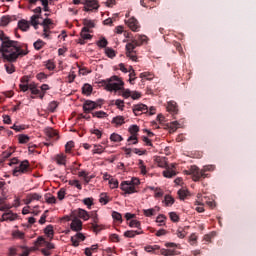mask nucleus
Segmentation results:
<instances>
[{
  "label": "nucleus",
  "mask_w": 256,
  "mask_h": 256,
  "mask_svg": "<svg viewBox=\"0 0 256 256\" xmlns=\"http://www.w3.org/2000/svg\"><path fill=\"white\" fill-rule=\"evenodd\" d=\"M0 53L2 54L3 62L7 74H13L16 71L13 63L17 62L19 57L27 56L29 49L27 44H21L18 40H11L3 30H0Z\"/></svg>",
  "instance_id": "obj_1"
},
{
  "label": "nucleus",
  "mask_w": 256,
  "mask_h": 256,
  "mask_svg": "<svg viewBox=\"0 0 256 256\" xmlns=\"http://www.w3.org/2000/svg\"><path fill=\"white\" fill-rule=\"evenodd\" d=\"M8 165H16L12 171V175H14V177H19L20 175L28 174L29 172H31L29 160H23V162H19L17 157H14L13 159L10 160Z\"/></svg>",
  "instance_id": "obj_2"
},
{
  "label": "nucleus",
  "mask_w": 256,
  "mask_h": 256,
  "mask_svg": "<svg viewBox=\"0 0 256 256\" xmlns=\"http://www.w3.org/2000/svg\"><path fill=\"white\" fill-rule=\"evenodd\" d=\"M215 168H216L215 165H206L200 171L198 166H191L190 172L192 174V180L193 181H200V178H207V177H209V174H206V172L207 171H215Z\"/></svg>",
  "instance_id": "obj_3"
},
{
  "label": "nucleus",
  "mask_w": 256,
  "mask_h": 256,
  "mask_svg": "<svg viewBox=\"0 0 256 256\" xmlns=\"http://www.w3.org/2000/svg\"><path fill=\"white\" fill-rule=\"evenodd\" d=\"M103 84L108 92H117L118 90L122 89V86H124V82L122 81V79H120L119 76L116 75L104 80Z\"/></svg>",
  "instance_id": "obj_4"
},
{
  "label": "nucleus",
  "mask_w": 256,
  "mask_h": 256,
  "mask_svg": "<svg viewBox=\"0 0 256 256\" xmlns=\"http://www.w3.org/2000/svg\"><path fill=\"white\" fill-rule=\"evenodd\" d=\"M147 40V36H138V38L132 40L129 44H126V53H134L135 48L140 47L144 42H147Z\"/></svg>",
  "instance_id": "obj_5"
},
{
  "label": "nucleus",
  "mask_w": 256,
  "mask_h": 256,
  "mask_svg": "<svg viewBox=\"0 0 256 256\" xmlns=\"http://www.w3.org/2000/svg\"><path fill=\"white\" fill-rule=\"evenodd\" d=\"M17 219H18V214L8 209L7 212H4L2 214V218L0 219V222H14Z\"/></svg>",
  "instance_id": "obj_6"
},
{
  "label": "nucleus",
  "mask_w": 256,
  "mask_h": 256,
  "mask_svg": "<svg viewBox=\"0 0 256 256\" xmlns=\"http://www.w3.org/2000/svg\"><path fill=\"white\" fill-rule=\"evenodd\" d=\"M120 188L125 192L131 195L132 193H136V187L132 185V180L131 181H122Z\"/></svg>",
  "instance_id": "obj_7"
},
{
  "label": "nucleus",
  "mask_w": 256,
  "mask_h": 256,
  "mask_svg": "<svg viewBox=\"0 0 256 256\" xmlns=\"http://www.w3.org/2000/svg\"><path fill=\"white\" fill-rule=\"evenodd\" d=\"M140 130V127L137 126V124H134L133 126L129 127V132L132 136L128 138V142L134 141L133 144H138V132Z\"/></svg>",
  "instance_id": "obj_8"
},
{
  "label": "nucleus",
  "mask_w": 256,
  "mask_h": 256,
  "mask_svg": "<svg viewBox=\"0 0 256 256\" xmlns=\"http://www.w3.org/2000/svg\"><path fill=\"white\" fill-rule=\"evenodd\" d=\"M70 228L72 231L80 232L83 229V222L79 218L75 217L71 221Z\"/></svg>",
  "instance_id": "obj_9"
},
{
  "label": "nucleus",
  "mask_w": 256,
  "mask_h": 256,
  "mask_svg": "<svg viewBox=\"0 0 256 256\" xmlns=\"http://www.w3.org/2000/svg\"><path fill=\"white\" fill-rule=\"evenodd\" d=\"M73 214L85 221L90 219L89 212L86 211V209H82V208L75 209V211H73Z\"/></svg>",
  "instance_id": "obj_10"
},
{
  "label": "nucleus",
  "mask_w": 256,
  "mask_h": 256,
  "mask_svg": "<svg viewBox=\"0 0 256 256\" xmlns=\"http://www.w3.org/2000/svg\"><path fill=\"white\" fill-rule=\"evenodd\" d=\"M149 109L144 103H139L138 105L133 106V112L135 115H141L142 113H148Z\"/></svg>",
  "instance_id": "obj_11"
},
{
  "label": "nucleus",
  "mask_w": 256,
  "mask_h": 256,
  "mask_svg": "<svg viewBox=\"0 0 256 256\" xmlns=\"http://www.w3.org/2000/svg\"><path fill=\"white\" fill-rule=\"evenodd\" d=\"M93 109H96V104L93 100H85L83 103V111L85 114L91 113Z\"/></svg>",
  "instance_id": "obj_12"
},
{
  "label": "nucleus",
  "mask_w": 256,
  "mask_h": 256,
  "mask_svg": "<svg viewBox=\"0 0 256 256\" xmlns=\"http://www.w3.org/2000/svg\"><path fill=\"white\" fill-rule=\"evenodd\" d=\"M97 0H85V11H90L92 9H98Z\"/></svg>",
  "instance_id": "obj_13"
},
{
  "label": "nucleus",
  "mask_w": 256,
  "mask_h": 256,
  "mask_svg": "<svg viewBox=\"0 0 256 256\" xmlns=\"http://www.w3.org/2000/svg\"><path fill=\"white\" fill-rule=\"evenodd\" d=\"M144 234V230H126L124 232V237L126 238H135L136 235Z\"/></svg>",
  "instance_id": "obj_14"
},
{
  "label": "nucleus",
  "mask_w": 256,
  "mask_h": 256,
  "mask_svg": "<svg viewBox=\"0 0 256 256\" xmlns=\"http://www.w3.org/2000/svg\"><path fill=\"white\" fill-rule=\"evenodd\" d=\"M39 18H42L41 14H35V15H32L31 17L30 23L35 30L39 29V24H40Z\"/></svg>",
  "instance_id": "obj_15"
},
{
  "label": "nucleus",
  "mask_w": 256,
  "mask_h": 256,
  "mask_svg": "<svg viewBox=\"0 0 256 256\" xmlns=\"http://www.w3.org/2000/svg\"><path fill=\"white\" fill-rule=\"evenodd\" d=\"M167 111L172 114H178V105L174 101L168 102Z\"/></svg>",
  "instance_id": "obj_16"
},
{
  "label": "nucleus",
  "mask_w": 256,
  "mask_h": 256,
  "mask_svg": "<svg viewBox=\"0 0 256 256\" xmlns=\"http://www.w3.org/2000/svg\"><path fill=\"white\" fill-rule=\"evenodd\" d=\"M128 26L133 32H138L139 26L136 18H130V20H128Z\"/></svg>",
  "instance_id": "obj_17"
},
{
  "label": "nucleus",
  "mask_w": 256,
  "mask_h": 256,
  "mask_svg": "<svg viewBox=\"0 0 256 256\" xmlns=\"http://www.w3.org/2000/svg\"><path fill=\"white\" fill-rule=\"evenodd\" d=\"M66 159H67V156H65V154H63V153L57 154V156H55V161L57 162L58 165L65 166Z\"/></svg>",
  "instance_id": "obj_18"
},
{
  "label": "nucleus",
  "mask_w": 256,
  "mask_h": 256,
  "mask_svg": "<svg viewBox=\"0 0 256 256\" xmlns=\"http://www.w3.org/2000/svg\"><path fill=\"white\" fill-rule=\"evenodd\" d=\"M18 27L21 29L23 32H27V30L30 29V23L27 20H21L18 22Z\"/></svg>",
  "instance_id": "obj_19"
},
{
  "label": "nucleus",
  "mask_w": 256,
  "mask_h": 256,
  "mask_svg": "<svg viewBox=\"0 0 256 256\" xmlns=\"http://www.w3.org/2000/svg\"><path fill=\"white\" fill-rule=\"evenodd\" d=\"M44 234L47 235L48 238L53 240V237H54V227L52 226V224H49L47 227H45Z\"/></svg>",
  "instance_id": "obj_20"
},
{
  "label": "nucleus",
  "mask_w": 256,
  "mask_h": 256,
  "mask_svg": "<svg viewBox=\"0 0 256 256\" xmlns=\"http://www.w3.org/2000/svg\"><path fill=\"white\" fill-rule=\"evenodd\" d=\"M92 92H93V87H92V85H90V84H84V85L82 86V93H83V95L90 96Z\"/></svg>",
  "instance_id": "obj_21"
},
{
  "label": "nucleus",
  "mask_w": 256,
  "mask_h": 256,
  "mask_svg": "<svg viewBox=\"0 0 256 256\" xmlns=\"http://www.w3.org/2000/svg\"><path fill=\"white\" fill-rule=\"evenodd\" d=\"M89 32H90V30L86 26H84L81 29V34L80 35L84 39V41H85V39H91L92 38V36H91V34H89Z\"/></svg>",
  "instance_id": "obj_22"
},
{
  "label": "nucleus",
  "mask_w": 256,
  "mask_h": 256,
  "mask_svg": "<svg viewBox=\"0 0 256 256\" xmlns=\"http://www.w3.org/2000/svg\"><path fill=\"white\" fill-rule=\"evenodd\" d=\"M98 221H99V218L97 217V214H95L93 217V223L91 225V228L93 229L94 232H99L101 230L99 224H97Z\"/></svg>",
  "instance_id": "obj_23"
},
{
  "label": "nucleus",
  "mask_w": 256,
  "mask_h": 256,
  "mask_svg": "<svg viewBox=\"0 0 256 256\" xmlns=\"http://www.w3.org/2000/svg\"><path fill=\"white\" fill-rule=\"evenodd\" d=\"M44 198H45L47 204H56V202H57V199L51 193H46Z\"/></svg>",
  "instance_id": "obj_24"
},
{
  "label": "nucleus",
  "mask_w": 256,
  "mask_h": 256,
  "mask_svg": "<svg viewBox=\"0 0 256 256\" xmlns=\"http://www.w3.org/2000/svg\"><path fill=\"white\" fill-rule=\"evenodd\" d=\"M112 123H114L117 126L124 125L125 123V118L122 117L121 115H118L117 117H114L112 120Z\"/></svg>",
  "instance_id": "obj_25"
},
{
  "label": "nucleus",
  "mask_w": 256,
  "mask_h": 256,
  "mask_svg": "<svg viewBox=\"0 0 256 256\" xmlns=\"http://www.w3.org/2000/svg\"><path fill=\"white\" fill-rule=\"evenodd\" d=\"M9 23H11V17L4 15L0 18V26L6 27Z\"/></svg>",
  "instance_id": "obj_26"
},
{
  "label": "nucleus",
  "mask_w": 256,
  "mask_h": 256,
  "mask_svg": "<svg viewBox=\"0 0 256 256\" xmlns=\"http://www.w3.org/2000/svg\"><path fill=\"white\" fill-rule=\"evenodd\" d=\"M58 107H59V102H57L56 100H53L52 102L49 103L48 109L50 113H55Z\"/></svg>",
  "instance_id": "obj_27"
},
{
  "label": "nucleus",
  "mask_w": 256,
  "mask_h": 256,
  "mask_svg": "<svg viewBox=\"0 0 256 256\" xmlns=\"http://www.w3.org/2000/svg\"><path fill=\"white\" fill-rule=\"evenodd\" d=\"M99 201H100V204L107 205L108 202L110 201L109 196H107V193H101Z\"/></svg>",
  "instance_id": "obj_28"
},
{
  "label": "nucleus",
  "mask_w": 256,
  "mask_h": 256,
  "mask_svg": "<svg viewBox=\"0 0 256 256\" xmlns=\"http://www.w3.org/2000/svg\"><path fill=\"white\" fill-rule=\"evenodd\" d=\"M189 195L188 190L186 188H180L178 190V196L181 200H184Z\"/></svg>",
  "instance_id": "obj_29"
},
{
  "label": "nucleus",
  "mask_w": 256,
  "mask_h": 256,
  "mask_svg": "<svg viewBox=\"0 0 256 256\" xmlns=\"http://www.w3.org/2000/svg\"><path fill=\"white\" fill-rule=\"evenodd\" d=\"M164 202L169 207L174 204L175 199L170 194H166V196L164 197Z\"/></svg>",
  "instance_id": "obj_30"
},
{
  "label": "nucleus",
  "mask_w": 256,
  "mask_h": 256,
  "mask_svg": "<svg viewBox=\"0 0 256 256\" xmlns=\"http://www.w3.org/2000/svg\"><path fill=\"white\" fill-rule=\"evenodd\" d=\"M130 228H137L138 231H142L141 222L138 220H131L129 223Z\"/></svg>",
  "instance_id": "obj_31"
},
{
  "label": "nucleus",
  "mask_w": 256,
  "mask_h": 256,
  "mask_svg": "<svg viewBox=\"0 0 256 256\" xmlns=\"http://www.w3.org/2000/svg\"><path fill=\"white\" fill-rule=\"evenodd\" d=\"M144 216L146 217H152L156 215V209L150 208V209H143Z\"/></svg>",
  "instance_id": "obj_32"
},
{
  "label": "nucleus",
  "mask_w": 256,
  "mask_h": 256,
  "mask_svg": "<svg viewBox=\"0 0 256 256\" xmlns=\"http://www.w3.org/2000/svg\"><path fill=\"white\" fill-rule=\"evenodd\" d=\"M35 50H41L43 47H45V42L44 40L38 39L36 42L33 44Z\"/></svg>",
  "instance_id": "obj_33"
},
{
  "label": "nucleus",
  "mask_w": 256,
  "mask_h": 256,
  "mask_svg": "<svg viewBox=\"0 0 256 256\" xmlns=\"http://www.w3.org/2000/svg\"><path fill=\"white\" fill-rule=\"evenodd\" d=\"M40 26H47V28L51 30V26H53V20H51V18H45L43 22H40Z\"/></svg>",
  "instance_id": "obj_34"
},
{
  "label": "nucleus",
  "mask_w": 256,
  "mask_h": 256,
  "mask_svg": "<svg viewBox=\"0 0 256 256\" xmlns=\"http://www.w3.org/2000/svg\"><path fill=\"white\" fill-rule=\"evenodd\" d=\"M163 175L166 178H172L175 177L176 171H173V169L168 168L165 171H163Z\"/></svg>",
  "instance_id": "obj_35"
},
{
  "label": "nucleus",
  "mask_w": 256,
  "mask_h": 256,
  "mask_svg": "<svg viewBox=\"0 0 256 256\" xmlns=\"http://www.w3.org/2000/svg\"><path fill=\"white\" fill-rule=\"evenodd\" d=\"M0 211H9L12 208V205L9 204H5V202H3V198H0Z\"/></svg>",
  "instance_id": "obj_36"
},
{
  "label": "nucleus",
  "mask_w": 256,
  "mask_h": 256,
  "mask_svg": "<svg viewBox=\"0 0 256 256\" xmlns=\"http://www.w3.org/2000/svg\"><path fill=\"white\" fill-rule=\"evenodd\" d=\"M106 56H108L110 59H113L116 56L115 49L106 47L105 49Z\"/></svg>",
  "instance_id": "obj_37"
},
{
  "label": "nucleus",
  "mask_w": 256,
  "mask_h": 256,
  "mask_svg": "<svg viewBox=\"0 0 256 256\" xmlns=\"http://www.w3.org/2000/svg\"><path fill=\"white\" fill-rule=\"evenodd\" d=\"M176 235L178 238H185L187 233L184 227H178V229L176 230Z\"/></svg>",
  "instance_id": "obj_38"
},
{
  "label": "nucleus",
  "mask_w": 256,
  "mask_h": 256,
  "mask_svg": "<svg viewBox=\"0 0 256 256\" xmlns=\"http://www.w3.org/2000/svg\"><path fill=\"white\" fill-rule=\"evenodd\" d=\"M45 66L48 69V71H54V69L56 68V64L54 63L53 60L45 61Z\"/></svg>",
  "instance_id": "obj_39"
},
{
  "label": "nucleus",
  "mask_w": 256,
  "mask_h": 256,
  "mask_svg": "<svg viewBox=\"0 0 256 256\" xmlns=\"http://www.w3.org/2000/svg\"><path fill=\"white\" fill-rule=\"evenodd\" d=\"M29 89L31 90L32 95H40V93H41V90H39V88H37L36 84H30Z\"/></svg>",
  "instance_id": "obj_40"
},
{
  "label": "nucleus",
  "mask_w": 256,
  "mask_h": 256,
  "mask_svg": "<svg viewBox=\"0 0 256 256\" xmlns=\"http://www.w3.org/2000/svg\"><path fill=\"white\" fill-rule=\"evenodd\" d=\"M18 139H19V143L20 144H27V142L30 141V136L29 135H19L18 136Z\"/></svg>",
  "instance_id": "obj_41"
},
{
  "label": "nucleus",
  "mask_w": 256,
  "mask_h": 256,
  "mask_svg": "<svg viewBox=\"0 0 256 256\" xmlns=\"http://www.w3.org/2000/svg\"><path fill=\"white\" fill-rule=\"evenodd\" d=\"M110 140L112 142H121V141H123V138L118 133H112V135L110 136Z\"/></svg>",
  "instance_id": "obj_42"
},
{
  "label": "nucleus",
  "mask_w": 256,
  "mask_h": 256,
  "mask_svg": "<svg viewBox=\"0 0 256 256\" xmlns=\"http://www.w3.org/2000/svg\"><path fill=\"white\" fill-rule=\"evenodd\" d=\"M83 24L88 30L93 29V27H95V22L92 20L85 19L83 20Z\"/></svg>",
  "instance_id": "obj_43"
},
{
  "label": "nucleus",
  "mask_w": 256,
  "mask_h": 256,
  "mask_svg": "<svg viewBox=\"0 0 256 256\" xmlns=\"http://www.w3.org/2000/svg\"><path fill=\"white\" fill-rule=\"evenodd\" d=\"M83 204L87 206V208L90 210L92 205H94V199L93 198H85L82 200Z\"/></svg>",
  "instance_id": "obj_44"
},
{
  "label": "nucleus",
  "mask_w": 256,
  "mask_h": 256,
  "mask_svg": "<svg viewBox=\"0 0 256 256\" xmlns=\"http://www.w3.org/2000/svg\"><path fill=\"white\" fill-rule=\"evenodd\" d=\"M92 115L93 117H97L98 119H104L105 117H107V114L104 111L92 112Z\"/></svg>",
  "instance_id": "obj_45"
},
{
  "label": "nucleus",
  "mask_w": 256,
  "mask_h": 256,
  "mask_svg": "<svg viewBox=\"0 0 256 256\" xmlns=\"http://www.w3.org/2000/svg\"><path fill=\"white\" fill-rule=\"evenodd\" d=\"M156 222L159 223V226L165 225V222H166L165 215L163 214L158 215V217L156 218Z\"/></svg>",
  "instance_id": "obj_46"
},
{
  "label": "nucleus",
  "mask_w": 256,
  "mask_h": 256,
  "mask_svg": "<svg viewBox=\"0 0 256 256\" xmlns=\"http://www.w3.org/2000/svg\"><path fill=\"white\" fill-rule=\"evenodd\" d=\"M12 235L14 238H20V240H23V238H25V233L21 232V230H16L12 233Z\"/></svg>",
  "instance_id": "obj_47"
},
{
  "label": "nucleus",
  "mask_w": 256,
  "mask_h": 256,
  "mask_svg": "<svg viewBox=\"0 0 256 256\" xmlns=\"http://www.w3.org/2000/svg\"><path fill=\"white\" fill-rule=\"evenodd\" d=\"M97 45H98V47L106 49L107 45H108V40L105 38H102V39L98 40Z\"/></svg>",
  "instance_id": "obj_48"
},
{
  "label": "nucleus",
  "mask_w": 256,
  "mask_h": 256,
  "mask_svg": "<svg viewBox=\"0 0 256 256\" xmlns=\"http://www.w3.org/2000/svg\"><path fill=\"white\" fill-rule=\"evenodd\" d=\"M140 78H146L147 80H153L154 75H153V73H150V72H143V73H140Z\"/></svg>",
  "instance_id": "obj_49"
},
{
  "label": "nucleus",
  "mask_w": 256,
  "mask_h": 256,
  "mask_svg": "<svg viewBox=\"0 0 256 256\" xmlns=\"http://www.w3.org/2000/svg\"><path fill=\"white\" fill-rule=\"evenodd\" d=\"M112 217L114 220H117L118 222H123V218L120 212H117V211L112 212Z\"/></svg>",
  "instance_id": "obj_50"
},
{
  "label": "nucleus",
  "mask_w": 256,
  "mask_h": 256,
  "mask_svg": "<svg viewBox=\"0 0 256 256\" xmlns=\"http://www.w3.org/2000/svg\"><path fill=\"white\" fill-rule=\"evenodd\" d=\"M170 219L172 222H179L180 217L176 212H169Z\"/></svg>",
  "instance_id": "obj_51"
},
{
  "label": "nucleus",
  "mask_w": 256,
  "mask_h": 256,
  "mask_svg": "<svg viewBox=\"0 0 256 256\" xmlns=\"http://www.w3.org/2000/svg\"><path fill=\"white\" fill-rule=\"evenodd\" d=\"M46 135L48 136V138H55V136H58V133L54 129H48L46 131Z\"/></svg>",
  "instance_id": "obj_52"
},
{
  "label": "nucleus",
  "mask_w": 256,
  "mask_h": 256,
  "mask_svg": "<svg viewBox=\"0 0 256 256\" xmlns=\"http://www.w3.org/2000/svg\"><path fill=\"white\" fill-rule=\"evenodd\" d=\"M65 195H66L65 188H60L59 192L57 193L58 199L60 201H63V199L65 198Z\"/></svg>",
  "instance_id": "obj_53"
},
{
  "label": "nucleus",
  "mask_w": 256,
  "mask_h": 256,
  "mask_svg": "<svg viewBox=\"0 0 256 256\" xmlns=\"http://www.w3.org/2000/svg\"><path fill=\"white\" fill-rule=\"evenodd\" d=\"M75 146V143L73 141H69L67 142V144L65 145V151L66 153H70V151L72 150V148Z\"/></svg>",
  "instance_id": "obj_54"
},
{
  "label": "nucleus",
  "mask_w": 256,
  "mask_h": 256,
  "mask_svg": "<svg viewBox=\"0 0 256 256\" xmlns=\"http://www.w3.org/2000/svg\"><path fill=\"white\" fill-rule=\"evenodd\" d=\"M126 56L131 59L133 62H138V56L134 52H126Z\"/></svg>",
  "instance_id": "obj_55"
},
{
  "label": "nucleus",
  "mask_w": 256,
  "mask_h": 256,
  "mask_svg": "<svg viewBox=\"0 0 256 256\" xmlns=\"http://www.w3.org/2000/svg\"><path fill=\"white\" fill-rule=\"evenodd\" d=\"M69 184L71 186L77 187V189H79V190H82V184H80L79 180L69 181Z\"/></svg>",
  "instance_id": "obj_56"
},
{
  "label": "nucleus",
  "mask_w": 256,
  "mask_h": 256,
  "mask_svg": "<svg viewBox=\"0 0 256 256\" xmlns=\"http://www.w3.org/2000/svg\"><path fill=\"white\" fill-rule=\"evenodd\" d=\"M36 77H37V80L43 81V80H47L48 75L44 72H40V73H37Z\"/></svg>",
  "instance_id": "obj_57"
},
{
  "label": "nucleus",
  "mask_w": 256,
  "mask_h": 256,
  "mask_svg": "<svg viewBox=\"0 0 256 256\" xmlns=\"http://www.w3.org/2000/svg\"><path fill=\"white\" fill-rule=\"evenodd\" d=\"M142 94L139 91H131V98L136 100L140 99Z\"/></svg>",
  "instance_id": "obj_58"
},
{
  "label": "nucleus",
  "mask_w": 256,
  "mask_h": 256,
  "mask_svg": "<svg viewBox=\"0 0 256 256\" xmlns=\"http://www.w3.org/2000/svg\"><path fill=\"white\" fill-rule=\"evenodd\" d=\"M139 166H140V169H141V173L143 175H146L147 174V170H146V165H144L143 160L139 161Z\"/></svg>",
  "instance_id": "obj_59"
},
{
  "label": "nucleus",
  "mask_w": 256,
  "mask_h": 256,
  "mask_svg": "<svg viewBox=\"0 0 256 256\" xmlns=\"http://www.w3.org/2000/svg\"><path fill=\"white\" fill-rule=\"evenodd\" d=\"M17 253H18V248H16V247H11V248H9L8 256H16Z\"/></svg>",
  "instance_id": "obj_60"
},
{
  "label": "nucleus",
  "mask_w": 256,
  "mask_h": 256,
  "mask_svg": "<svg viewBox=\"0 0 256 256\" xmlns=\"http://www.w3.org/2000/svg\"><path fill=\"white\" fill-rule=\"evenodd\" d=\"M129 81H130V84H134V81L136 80V72L135 70H132V72L129 74Z\"/></svg>",
  "instance_id": "obj_61"
},
{
  "label": "nucleus",
  "mask_w": 256,
  "mask_h": 256,
  "mask_svg": "<svg viewBox=\"0 0 256 256\" xmlns=\"http://www.w3.org/2000/svg\"><path fill=\"white\" fill-rule=\"evenodd\" d=\"M110 186L112 189H116L119 186V181L118 180H114L112 178V180H110Z\"/></svg>",
  "instance_id": "obj_62"
},
{
  "label": "nucleus",
  "mask_w": 256,
  "mask_h": 256,
  "mask_svg": "<svg viewBox=\"0 0 256 256\" xmlns=\"http://www.w3.org/2000/svg\"><path fill=\"white\" fill-rule=\"evenodd\" d=\"M116 107H118L119 109H123L124 105V100L121 99H117L115 102Z\"/></svg>",
  "instance_id": "obj_63"
},
{
  "label": "nucleus",
  "mask_w": 256,
  "mask_h": 256,
  "mask_svg": "<svg viewBox=\"0 0 256 256\" xmlns=\"http://www.w3.org/2000/svg\"><path fill=\"white\" fill-rule=\"evenodd\" d=\"M103 151H104V148H103V147H101V146L97 147V145H95V148H94V150H93V153H94V154H101V153H103Z\"/></svg>",
  "instance_id": "obj_64"
}]
</instances>
